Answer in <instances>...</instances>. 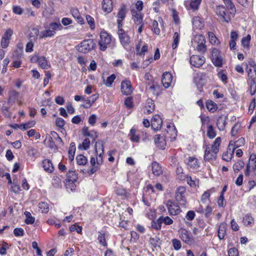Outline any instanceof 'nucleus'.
Masks as SVG:
<instances>
[{
    "label": "nucleus",
    "mask_w": 256,
    "mask_h": 256,
    "mask_svg": "<svg viewBox=\"0 0 256 256\" xmlns=\"http://www.w3.org/2000/svg\"><path fill=\"white\" fill-rule=\"evenodd\" d=\"M95 154L96 158L91 157L90 163L92 168L90 169V174H93L99 168L100 166L102 163V158L104 154V147L103 142L98 140L96 142Z\"/></svg>",
    "instance_id": "1"
},
{
    "label": "nucleus",
    "mask_w": 256,
    "mask_h": 256,
    "mask_svg": "<svg viewBox=\"0 0 256 256\" xmlns=\"http://www.w3.org/2000/svg\"><path fill=\"white\" fill-rule=\"evenodd\" d=\"M220 143L221 138L218 137L216 138L210 148L206 144L205 145L204 160L206 161L210 162L216 159L217 154L219 152Z\"/></svg>",
    "instance_id": "2"
},
{
    "label": "nucleus",
    "mask_w": 256,
    "mask_h": 256,
    "mask_svg": "<svg viewBox=\"0 0 256 256\" xmlns=\"http://www.w3.org/2000/svg\"><path fill=\"white\" fill-rule=\"evenodd\" d=\"M205 38L202 34L194 36L192 40V44L194 48L199 52H204L206 50L205 44Z\"/></svg>",
    "instance_id": "3"
},
{
    "label": "nucleus",
    "mask_w": 256,
    "mask_h": 256,
    "mask_svg": "<svg viewBox=\"0 0 256 256\" xmlns=\"http://www.w3.org/2000/svg\"><path fill=\"white\" fill-rule=\"evenodd\" d=\"M100 40L98 41L100 48L104 51L110 46L112 41V36L106 31L102 30L100 33Z\"/></svg>",
    "instance_id": "4"
},
{
    "label": "nucleus",
    "mask_w": 256,
    "mask_h": 256,
    "mask_svg": "<svg viewBox=\"0 0 256 256\" xmlns=\"http://www.w3.org/2000/svg\"><path fill=\"white\" fill-rule=\"evenodd\" d=\"M95 47V43L92 39H88L82 42L77 46V50L80 52L86 53Z\"/></svg>",
    "instance_id": "5"
},
{
    "label": "nucleus",
    "mask_w": 256,
    "mask_h": 256,
    "mask_svg": "<svg viewBox=\"0 0 256 256\" xmlns=\"http://www.w3.org/2000/svg\"><path fill=\"white\" fill-rule=\"evenodd\" d=\"M186 189L184 186H179L176 191L175 199L178 204L185 206L186 204Z\"/></svg>",
    "instance_id": "6"
},
{
    "label": "nucleus",
    "mask_w": 256,
    "mask_h": 256,
    "mask_svg": "<svg viewBox=\"0 0 256 256\" xmlns=\"http://www.w3.org/2000/svg\"><path fill=\"white\" fill-rule=\"evenodd\" d=\"M254 172V174L256 176V155L255 154H250L248 164L246 166L245 170V176H249L251 172Z\"/></svg>",
    "instance_id": "7"
},
{
    "label": "nucleus",
    "mask_w": 256,
    "mask_h": 256,
    "mask_svg": "<svg viewBox=\"0 0 256 256\" xmlns=\"http://www.w3.org/2000/svg\"><path fill=\"white\" fill-rule=\"evenodd\" d=\"M212 60L216 66L218 68L222 66L223 58L220 55V51L216 48L212 50Z\"/></svg>",
    "instance_id": "8"
},
{
    "label": "nucleus",
    "mask_w": 256,
    "mask_h": 256,
    "mask_svg": "<svg viewBox=\"0 0 256 256\" xmlns=\"http://www.w3.org/2000/svg\"><path fill=\"white\" fill-rule=\"evenodd\" d=\"M178 233L180 238L186 244L191 245L194 242V238L192 235L186 230L182 228Z\"/></svg>",
    "instance_id": "9"
},
{
    "label": "nucleus",
    "mask_w": 256,
    "mask_h": 256,
    "mask_svg": "<svg viewBox=\"0 0 256 256\" xmlns=\"http://www.w3.org/2000/svg\"><path fill=\"white\" fill-rule=\"evenodd\" d=\"M166 206L168 209V212L170 215H178L181 212L180 206L172 200H168Z\"/></svg>",
    "instance_id": "10"
},
{
    "label": "nucleus",
    "mask_w": 256,
    "mask_h": 256,
    "mask_svg": "<svg viewBox=\"0 0 256 256\" xmlns=\"http://www.w3.org/2000/svg\"><path fill=\"white\" fill-rule=\"evenodd\" d=\"M166 132V134L165 136L166 138L170 139L171 141L176 139L177 136V131L174 124H168Z\"/></svg>",
    "instance_id": "11"
},
{
    "label": "nucleus",
    "mask_w": 256,
    "mask_h": 256,
    "mask_svg": "<svg viewBox=\"0 0 256 256\" xmlns=\"http://www.w3.org/2000/svg\"><path fill=\"white\" fill-rule=\"evenodd\" d=\"M205 62L204 56L198 55H193L190 58V62L191 65L196 68L200 67Z\"/></svg>",
    "instance_id": "12"
},
{
    "label": "nucleus",
    "mask_w": 256,
    "mask_h": 256,
    "mask_svg": "<svg viewBox=\"0 0 256 256\" xmlns=\"http://www.w3.org/2000/svg\"><path fill=\"white\" fill-rule=\"evenodd\" d=\"M120 89L122 92L127 96L131 94L133 90L130 82L128 80L122 81Z\"/></svg>",
    "instance_id": "13"
},
{
    "label": "nucleus",
    "mask_w": 256,
    "mask_h": 256,
    "mask_svg": "<svg viewBox=\"0 0 256 256\" xmlns=\"http://www.w3.org/2000/svg\"><path fill=\"white\" fill-rule=\"evenodd\" d=\"M119 38L122 44L124 46H126L130 43V38L126 33L122 30L120 29L118 30Z\"/></svg>",
    "instance_id": "14"
},
{
    "label": "nucleus",
    "mask_w": 256,
    "mask_h": 256,
    "mask_svg": "<svg viewBox=\"0 0 256 256\" xmlns=\"http://www.w3.org/2000/svg\"><path fill=\"white\" fill-rule=\"evenodd\" d=\"M162 124V121L159 115L154 116L151 120V126L154 130H160Z\"/></svg>",
    "instance_id": "15"
},
{
    "label": "nucleus",
    "mask_w": 256,
    "mask_h": 256,
    "mask_svg": "<svg viewBox=\"0 0 256 256\" xmlns=\"http://www.w3.org/2000/svg\"><path fill=\"white\" fill-rule=\"evenodd\" d=\"M202 0H188L185 1L184 5L187 9L196 11L198 10Z\"/></svg>",
    "instance_id": "16"
},
{
    "label": "nucleus",
    "mask_w": 256,
    "mask_h": 256,
    "mask_svg": "<svg viewBox=\"0 0 256 256\" xmlns=\"http://www.w3.org/2000/svg\"><path fill=\"white\" fill-rule=\"evenodd\" d=\"M225 8L222 6H218L216 8V13L219 16L222 20L228 22L230 20V18L228 14L226 13Z\"/></svg>",
    "instance_id": "17"
},
{
    "label": "nucleus",
    "mask_w": 256,
    "mask_h": 256,
    "mask_svg": "<svg viewBox=\"0 0 256 256\" xmlns=\"http://www.w3.org/2000/svg\"><path fill=\"white\" fill-rule=\"evenodd\" d=\"M166 136L156 134L154 137L155 144L160 149H164L166 146Z\"/></svg>",
    "instance_id": "18"
},
{
    "label": "nucleus",
    "mask_w": 256,
    "mask_h": 256,
    "mask_svg": "<svg viewBox=\"0 0 256 256\" xmlns=\"http://www.w3.org/2000/svg\"><path fill=\"white\" fill-rule=\"evenodd\" d=\"M172 80V76L170 73L165 72L163 74L162 77V82L165 88H168L171 84Z\"/></svg>",
    "instance_id": "19"
},
{
    "label": "nucleus",
    "mask_w": 256,
    "mask_h": 256,
    "mask_svg": "<svg viewBox=\"0 0 256 256\" xmlns=\"http://www.w3.org/2000/svg\"><path fill=\"white\" fill-rule=\"evenodd\" d=\"M244 142L245 140L243 138H240L237 141L234 142H232L231 141L228 146V149L229 150H232V152L234 153V150L244 145Z\"/></svg>",
    "instance_id": "20"
},
{
    "label": "nucleus",
    "mask_w": 256,
    "mask_h": 256,
    "mask_svg": "<svg viewBox=\"0 0 256 256\" xmlns=\"http://www.w3.org/2000/svg\"><path fill=\"white\" fill-rule=\"evenodd\" d=\"M19 93L12 90L9 92V98L8 103L10 106H12L16 102L18 101Z\"/></svg>",
    "instance_id": "21"
},
{
    "label": "nucleus",
    "mask_w": 256,
    "mask_h": 256,
    "mask_svg": "<svg viewBox=\"0 0 256 256\" xmlns=\"http://www.w3.org/2000/svg\"><path fill=\"white\" fill-rule=\"evenodd\" d=\"M102 5V10L106 12L110 13L113 10L112 0H103Z\"/></svg>",
    "instance_id": "22"
},
{
    "label": "nucleus",
    "mask_w": 256,
    "mask_h": 256,
    "mask_svg": "<svg viewBox=\"0 0 256 256\" xmlns=\"http://www.w3.org/2000/svg\"><path fill=\"white\" fill-rule=\"evenodd\" d=\"M154 104L151 98H148L146 100V104L144 108V112L146 114H150L152 113L154 110Z\"/></svg>",
    "instance_id": "23"
},
{
    "label": "nucleus",
    "mask_w": 256,
    "mask_h": 256,
    "mask_svg": "<svg viewBox=\"0 0 256 256\" xmlns=\"http://www.w3.org/2000/svg\"><path fill=\"white\" fill-rule=\"evenodd\" d=\"M152 174L156 176H160L162 174V170L160 164L156 162H154L152 164Z\"/></svg>",
    "instance_id": "24"
},
{
    "label": "nucleus",
    "mask_w": 256,
    "mask_h": 256,
    "mask_svg": "<svg viewBox=\"0 0 256 256\" xmlns=\"http://www.w3.org/2000/svg\"><path fill=\"white\" fill-rule=\"evenodd\" d=\"M82 134L85 136L90 138L92 142H94L98 138V134L96 132H92L90 133L88 127H84L82 130Z\"/></svg>",
    "instance_id": "25"
},
{
    "label": "nucleus",
    "mask_w": 256,
    "mask_h": 256,
    "mask_svg": "<svg viewBox=\"0 0 256 256\" xmlns=\"http://www.w3.org/2000/svg\"><path fill=\"white\" fill-rule=\"evenodd\" d=\"M42 165L44 170L48 172L52 173L54 170V166L50 160L45 159L42 161Z\"/></svg>",
    "instance_id": "26"
},
{
    "label": "nucleus",
    "mask_w": 256,
    "mask_h": 256,
    "mask_svg": "<svg viewBox=\"0 0 256 256\" xmlns=\"http://www.w3.org/2000/svg\"><path fill=\"white\" fill-rule=\"evenodd\" d=\"M70 12L72 16L75 18L78 23L81 24H84V20L77 8H72Z\"/></svg>",
    "instance_id": "27"
},
{
    "label": "nucleus",
    "mask_w": 256,
    "mask_h": 256,
    "mask_svg": "<svg viewBox=\"0 0 256 256\" xmlns=\"http://www.w3.org/2000/svg\"><path fill=\"white\" fill-rule=\"evenodd\" d=\"M38 66L42 69H48L50 67V64L48 60L45 56H41L38 62Z\"/></svg>",
    "instance_id": "28"
},
{
    "label": "nucleus",
    "mask_w": 256,
    "mask_h": 256,
    "mask_svg": "<svg viewBox=\"0 0 256 256\" xmlns=\"http://www.w3.org/2000/svg\"><path fill=\"white\" fill-rule=\"evenodd\" d=\"M192 22L194 28L202 29L204 26V22L199 16H194L192 18Z\"/></svg>",
    "instance_id": "29"
},
{
    "label": "nucleus",
    "mask_w": 256,
    "mask_h": 256,
    "mask_svg": "<svg viewBox=\"0 0 256 256\" xmlns=\"http://www.w3.org/2000/svg\"><path fill=\"white\" fill-rule=\"evenodd\" d=\"M226 224L221 223L218 229V236L220 240H223L226 234Z\"/></svg>",
    "instance_id": "30"
},
{
    "label": "nucleus",
    "mask_w": 256,
    "mask_h": 256,
    "mask_svg": "<svg viewBox=\"0 0 256 256\" xmlns=\"http://www.w3.org/2000/svg\"><path fill=\"white\" fill-rule=\"evenodd\" d=\"M131 12L134 22L138 24H141L142 18L140 12L136 11L134 10H132Z\"/></svg>",
    "instance_id": "31"
},
{
    "label": "nucleus",
    "mask_w": 256,
    "mask_h": 256,
    "mask_svg": "<svg viewBox=\"0 0 256 256\" xmlns=\"http://www.w3.org/2000/svg\"><path fill=\"white\" fill-rule=\"evenodd\" d=\"M188 164L194 169H197L200 167V162L198 160L193 156L188 158Z\"/></svg>",
    "instance_id": "32"
},
{
    "label": "nucleus",
    "mask_w": 256,
    "mask_h": 256,
    "mask_svg": "<svg viewBox=\"0 0 256 256\" xmlns=\"http://www.w3.org/2000/svg\"><path fill=\"white\" fill-rule=\"evenodd\" d=\"M141 43L142 40H140L139 43L136 45V48L137 54L140 56H144L145 52H146L148 50V46L146 44L144 45L142 49L140 50Z\"/></svg>",
    "instance_id": "33"
},
{
    "label": "nucleus",
    "mask_w": 256,
    "mask_h": 256,
    "mask_svg": "<svg viewBox=\"0 0 256 256\" xmlns=\"http://www.w3.org/2000/svg\"><path fill=\"white\" fill-rule=\"evenodd\" d=\"M36 124V122L34 120H32L28 122L25 124H16V126L18 127L19 128L22 130H26L30 128L33 127Z\"/></svg>",
    "instance_id": "34"
},
{
    "label": "nucleus",
    "mask_w": 256,
    "mask_h": 256,
    "mask_svg": "<svg viewBox=\"0 0 256 256\" xmlns=\"http://www.w3.org/2000/svg\"><path fill=\"white\" fill-rule=\"evenodd\" d=\"M206 106L208 110L211 112H215L218 109L217 104L211 100H208L206 102Z\"/></svg>",
    "instance_id": "35"
},
{
    "label": "nucleus",
    "mask_w": 256,
    "mask_h": 256,
    "mask_svg": "<svg viewBox=\"0 0 256 256\" xmlns=\"http://www.w3.org/2000/svg\"><path fill=\"white\" fill-rule=\"evenodd\" d=\"M90 141L89 138H86L80 144L78 148L80 150H88L90 146Z\"/></svg>",
    "instance_id": "36"
},
{
    "label": "nucleus",
    "mask_w": 256,
    "mask_h": 256,
    "mask_svg": "<svg viewBox=\"0 0 256 256\" xmlns=\"http://www.w3.org/2000/svg\"><path fill=\"white\" fill-rule=\"evenodd\" d=\"M126 7L125 6H122L120 7L118 14V18L119 21H122L126 17Z\"/></svg>",
    "instance_id": "37"
},
{
    "label": "nucleus",
    "mask_w": 256,
    "mask_h": 256,
    "mask_svg": "<svg viewBox=\"0 0 256 256\" xmlns=\"http://www.w3.org/2000/svg\"><path fill=\"white\" fill-rule=\"evenodd\" d=\"M56 32H54L53 30H46L42 32L40 34V38H43L47 37H52L54 36Z\"/></svg>",
    "instance_id": "38"
},
{
    "label": "nucleus",
    "mask_w": 256,
    "mask_h": 256,
    "mask_svg": "<svg viewBox=\"0 0 256 256\" xmlns=\"http://www.w3.org/2000/svg\"><path fill=\"white\" fill-rule=\"evenodd\" d=\"M226 118L223 116H220L218 117L216 125L218 128L220 130H224L225 128Z\"/></svg>",
    "instance_id": "39"
},
{
    "label": "nucleus",
    "mask_w": 256,
    "mask_h": 256,
    "mask_svg": "<svg viewBox=\"0 0 256 256\" xmlns=\"http://www.w3.org/2000/svg\"><path fill=\"white\" fill-rule=\"evenodd\" d=\"M77 164L78 165L84 166L88 162L86 158L82 154H78L76 157Z\"/></svg>",
    "instance_id": "40"
},
{
    "label": "nucleus",
    "mask_w": 256,
    "mask_h": 256,
    "mask_svg": "<svg viewBox=\"0 0 256 256\" xmlns=\"http://www.w3.org/2000/svg\"><path fill=\"white\" fill-rule=\"evenodd\" d=\"M39 211L42 213L46 214L49 210L48 204L44 202H40L38 205Z\"/></svg>",
    "instance_id": "41"
},
{
    "label": "nucleus",
    "mask_w": 256,
    "mask_h": 256,
    "mask_svg": "<svg viewBox=\"0 0 256 256\" xmlns=\"http://www.w3.org/2000/svg\"><path fill=\"white\" fill-rule=\"evenodd\" d=\"M146 88L150 90V92L155 95H158L160 92V86L158 84H152L146 87Z\"/></svg>",
    "instance_id": "42"
},
{
    "label": "nucleus",
    "mask_w": 256,
    "mask_h": 256,
    "mask_svg": "<svg viewBox=\"0 0 256 256\" xmlns=\"http://www.w3.org/2000/svg\"><path fill=\"white\" fill-rule=\"evenodd\" d=\"M77 178V176L74 171L70 170L66 174V182H76Z\"/></svg>",
    "instance_id": "43"
},
{
    "label": "nucleus",
    "mask_w": 256,
    "mask_h": 256,
    "mask_svg": "<svg viewBox=\"0 0 256 256\" xmlns=\"http://www.w3.org/2000/svg\"><path fill=\"white\" fill-rule=\"evenodd\" d=\"M130 140L133 142H138L140 136L136 134V130L135 129L132 128L129 134Z\"/></svg>",
    "instance_id": "44"
},
{
    "label": "nucleus",
    "mask_w": 256,
    "mask_h": 256,
    "mask_svg": "<svg viewBox=\"0 0 256 256\" xmlns=\"http://www.w3.org/2000/svg\"><path fill=\"white\" fill-rule=\"evenodd\" d=\"M210 42L214 45H218L220 44V41L218 38L216 36L215 34L212 32H209L208 33Z\"/></svg>",
    "instance_id": "45"
},
{
    "label": "nucleus",
    "mask_w": 256,
    "mask_h": 256,
    "mask_svg": "<svg viewBox=\"0 0 256 256\" xmlns=\"http://www.w3.org/2000/svg\"><path fill=\"white\" fill-rule=\"evenodd\" d=\"M241 124L237 122L232 126L231 130V135L232 136H236L240 131L241 128Z\"/></svg>",
    "instance_id": "46"
},
{
    "label": "nucleus",
    "mask_w": 256,
    "mask_h": 256,
    "mask_svg": "<svg viewBox=\"0 0 256 256\" xmlns=\"http://www.w3.org/2000/svg\"><path fill=\"white\" fill-rule=\"evenodd\" d=\"M26 218L25 220V222L28 224H32L34 223L35 218L32 216L31 214L28 212H25L24 213Z\"/></svg>",
    "instance_id": "47"
},
{
    "label": "nucleus",
    "mask_w": 256,
    "mask_h": 256,
    "mask_svg": "<svg viewBox=\"0 0 256 256\" xmlns=\"http://www.w3.org/2000/svg\"><path fill=\"white\" fill-rule=\"evenodd\" d=\"M207 136L210 138H213L216 136V132L212 125H209L208 126Z\"/></svg>",
    "instance_id": "48"
},
{
    "label": "nucleus",
    "mask_w": 256,
    "mask_h": 256,
    "mask_svg": "<svg viewBox=\"0 0 256 256\" xmlns=\"http://www.w3.org/2000/svg\"><path fill=\"white\" fill-rule=\"evenodd\" d=\"M116 76L114 74H112L110 76L108 77L106 80H104V84L108 87H110L114 80L116 79Z\"/></svg>",
    "instance_id": "49"
},
{
    "label": "nucleus",
    "mask_w": 256,
    "mask_h": 256,
    "mask_svg": "<svg viewBox=\"0 0 256 256\" xmlns=\"http://www.w3.org/2000/svg\"><path fill=\"white\" fill-rule=\"evenodd\" d=\"M244 166V162L242 160H239L236 162L233 166V168L235 172H238Z\"/></svg>",
    "instance_id": "50"
},
{
    "label": "nucleus",
    "mask_w": 256,
    "mask_h": 256,
    "mask_svg": "<svg viewBox=\"0 0 256 256\" xmlns=\"http://www.w3.org/2000/svg\"><path fill=\"white\" fill-rule=\"evenodd\" d=\"M39 34V30L37 28H33L32 30V32L30 34V40H34L35 41L37 36Z\"/></svg>",
    "instance_id": "51"
},
{
    "label": "nucleus",
    "mask_w": 256,
    "mask_h": 256,
    "mask_svg": "<svg viewBox=\"0 0 256 256\" xmlns=\"http://www.w3.org/2000/svg\"><path fill=\"white\" fill-rule=\"evenodd\" d=\"M253 218L249 215H246L243 218L242 222L246 226H250L254 222Z\"/></svg>",
    "instance_id": "52"
},
{
    "label": "nucleus",
    "mask_w": 256,
    "mask_h": 256,
    "mask_svg": "<svg viewBox=\"0 0 256 256\" xmlns=\"http://www.w3.org/2000/svg\"><path fill=\"white\" fill-rule=\"evenodd\" d=\"M234 153L232 152V150H229L228 148V150L225 152L222 155V160L226 162H229L231 160Z\"/></svg>",
    "instance_id": "53"
},
{
    "label": "nucleus",
    "mask_w": 256,
    "mask_h": 256,
    "mask_svg": "<svg viewBox=\"0 0 256 256\" xmlns=\"http://www.w3.org/2000/svg\"><path fill=\"white\" fill-rule=\"evenodd\" d=\"M173 38L174 42L172 44V48L173 49H176L178 46L180 40V34L178 32H176L174 33Z\"/></svg>",
    "instance_id": "54"
},
{
    "label": "nucleus",
    "mask_w": 256,
    "mask_h": 256,
    "mask_svg": "<svg viewBox=\"0 0 256 256\" xmlns=\"http://www.w3.org/2000/svg\"><path fill=\"white\" fill-rule=\"evenodd\" d=\"M27 153L30 156L37 157L38 155V150L32 147L28 148Z\"/></svg>",
    "instance_id": "55"
},
{
    "label": "nucleus",
    "mask_w": 256,
    "mask_h": 256,
    "mask_svg": "<svg viewBox=\"0 0 256 256\" xmlns=\"http://www.w3.org/2000/svg\"><path fill=\"white\" fill-rule=\"evenodd\" d=\"M160 218L162 223H164L166 225H170L174 222L173 220L168 216H160Z\"/></svg>",
    "instance_id": "56"
},
{
    "label": "nucleus",
    "mask_w": 256,
    "mask_h": 256,
    "mask_svg": "<svg viewBox=\"0 0 256 256\" xmlns=\"http://www.w3.org/2000/svg\"><path fill=\"white\" fill-rule=\"evenodd\" d=\"M162 222L160 217L156 220L152 222V227L156 230H160L162 227Z\"/></svg>",
    "instance_id": "57"
},
{
    "label": "nucleus",
    "mask_w": 256,
    "mask_h": 256,
    "mask_svg": "<svg viewBox=\"0 0 256 256\" xmlns=\"http://www.w3.org/2000/svg\"><path fill=\"white\" fill-rule=\"evenodd\" d=\"M250 34L247 35L246 36L244 37L242 40V46L246 48H248L250 46Z\"/></svg>",
    "instance_id": "58"
},
{
    "label": "nucleus",
    "mask_w": 256,
    "mask_h": 256,
    "mask_svg": "<svg viewBox=\"0 0 256 256\" xmlns=\"http://www.w3.org/2000/svg\"><path fill=\"white\" fill-rule=\"evenodd\" d=\"M27 135L28 137L35 136L36 140L39 139L40 137V135L39 132H36L35 130L31 129L27 132Z\"/></svg>",
    "instance_id": "59"
},
{
    "label": "nucleus",
    "mask_w": 256,
    "mask_h": 256,
    "mask_svg": "<svg viewBox=\"0 0 256 256\" xmlns=\"http://www.w3.org/2000/svg\"><path fill=\"white\" fill-rule=\"evenodd\" d=\"M12 34L13 30L10 28H8L6 30L3 36H2V38L10 40Z\"/></svg>",
    "instance_id": "60"
},
{
    "label": "nucleus",
    "mask_w": 256,
    "mask_h": 256,
    "mask_svg": "<svg viewBox=\"0 0 256 256\" xmlns=\"http://www.w3.org/2000/svg\"><path fill=\"white\" fill-rule=\"evenodd\" d=\"M50 30L55 32L58 30H61L62 26L60 22H52L50 24Z\"/></svg>",
    "instance_id": "61"
},
{
    "label": "nucleus",
    "mask_w": 256,
    "mask_h": 256,
    "mask_svg": "<svg viewBox=\"0 0 256 256\" xmlns=\"http://www.w3.org/2000/svg\"><path fill=\"white\" fill-rule=\"evenodd\" d=\"M172 244L174 250H178L182 247L181 242L180 240L174 238L172 240Z\"/></svg>",
    "instance_id": "62"
},
{
    "label": "nucleus",
    "mask_w": 256,
    "mask_h": 256,
    "mask_svg": "<svg viewBox=\"0 0 256 256\" xmlns=\"http://www.w3.org/2000/svg\"><path fill=\"white\" fill-rule=\"evenodd\" d=\"M98 240L99 242L103 246H107V243L106 242L105 236L104 234H102L101 232H99L98 236Z\"/></svg>",
    "instance_id": "63"
},
{
    "label": "nucleus",
    "mask_w": 256,
    "mask_h": 256,
    "mask_svg": "<svg viewBox=\"0 0 256 256\" xmlns=\"http://www.w3.org/2000/svg\"><path fill=\"white\" fill-rule=\"evenodd\" d=\"M176 172L178 176V178L180 180H184L186 178V175H183V169L181 166H178L176 168Z\"/></svg>",
    "instance_id": "64"
}]
</instances>
